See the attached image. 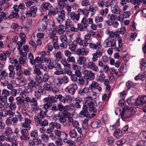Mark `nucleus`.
<instances>
[{
    "label": "nucleus",
    "instance_id": "nucleus-33",
    "mask_svg": "<svg viewBox=\"0 0 146 146\" xmlns=\"http://www.w3.org/2000/svg\"><path fill=\"white\" fill-rule=\"evenodd\" d=\"M139 102H138V105H142L143 104L146 103V96H143L138 99Z\"/></svg>",
    "mask_w": 146,
    "mask_h": 146
},
{
    "label": "nucleus",
    "instance_id": "nucleus-28",
    "mask_svg": "<svg viewBox=\"0 0 146 146\" xmlns=\"http://www.w3.org/2000/svg\"><path fill=\"white\" fill-rule=\"evenodd\" d=\"M80 16L79 14H76L74 12H73L70 13V17L71 20H76L77 21H79L80 20Z\"/></svg>",
    "mask_w": 146,
    "mask_h": 146
},
{
    "label": "nucleus",
    "instance_id": "nucleus-1",
    "mask_svg": "<svg viewBox=\"0 0 146 146\" xmlns=\"http://www.w3.org/2000/svg\"><path fill=\"white\" fill-rule=\"evenodd\" d=\"M38 86V83H37L33 80H31L28 83L25 89L21 93V95L24 98L29 93H32L34 91L37 89V87Z\"/></svg>",
    "mask_w": 146,
    "mask_h": 146
},
{
    "label": "nucleus",
    "instance_id": "nucleus-13",
    "mask_svg": "<svg viewBox=\"0 0 146 146\" xmlns=\"http://www.w3.org/2000/svg\"><path fill=\"white\" fill-rule=\"evenodd\" d=\"M112 12L114 14L120 15L122 13L120 8L118 7L117 3L115 1L113 4V6L111 8Z\"/></svg>",
    "mask_w": 146,
    "mask_h": 146
},
{
    "label": "nucleus",
    "instance_id": "nucleus-51",
    "mask_svg": "<svg viewBox=\"0 0 146 146\" xmlns=\"http://www.w3.org/2000/svg\"><path fill=\"white\" fill-rule=\"evenodd\" d=\"M52 105V104L49 102H47V103L46 104H44L43 106V107L45 110L44 111L47 112L48 111L47 109H48L50 107H51Z\"/></svg>",
    "mask_w": 146,
    "mask_h": 146
},
{
    "label": "nucleus",
    "instance_id": "nucleus-35",
    "mask_svg": "<svg viewBox=\"0 0 146 146\" xmlns=\"http://www.w3.org/2000/svg\"><path fill=\"white\" fill-rule=\"evenodd\" d=\"M93 98L91 96H88L85 98L84 103L86 104L85 105L87 106L89 104L93 102L92 101Z\"/></svg>",
    "mask_w": 146,
    "mask_h": 146
},
{
    "label": "nucleus",
    "instance_id": "nucleus-10",
    "mask_svg": "<svg viewBox=\"0 0 146 146\" xmlns=\"http://www.w3.org/2000/svg\"><path fill=\"white\" fill-rule=\"evenodd\" d=\"M88 107L86 105H84L82 108V110L79 113V115L81 117H88L89 116L88 111Z\"/></svg>",
    "mask_w": 146,
    "mask_h": 146
},
{
    "label": "nucleus",
    "instance_id": "nucleus-40",
    "mask_svg": "<svg viewBox=\"0 0 146 146\" xmlns=\"http://www.w3.org/2000/svg\"><path fill=\"white\" fill-rule=\"evenodd\" d=\"M89 88L85 87L83 89L80 90L78 92V93L80 95L83 96L89 92Z\"/></svg>",
    "mask_w": 146,
    "mask_h": 146
},
{
    "label": "nucleus",
    "instance_id": "nucleus-43",
    "mask_svg": "<svg viewBox=\"0 0 146 146\" xmlns=\"http://www.w3.org/2000/svg\"><path fill=\"white\" fill-rule=\"evenodd\" d=\"M42 140L45 143H47L49 139L48 136L45 134H43L41 135Z\"/></svg>",
    "mask_w": 146,
    "mask_h": 146
},
{
    "label": "nucleus",
    "instance_id": "nucleus-16",
    "mask_svg": "<svg viewBox=\"0 0 146 146\" xmlns=\"http://www.w3.org/2000/svg\"><path fill=\"white\" fill-rule=\"evenodd\" d=\"M57 79L58 80V82L56 84L57 85H58L59 84H60V85H61L63 84H67L69 81L68 78L65 76H63L60 78H58Z\"/></svg>",
    "mask_w": 146,
    "mask_h": 146
},
{
    "label": "nucleus",
    "instance_id": "nucleus-48",
    "mask_svg": "<svg viewBox=\"0 0 146 146\" xmlns=\"http://www.w3.org/2000/svg\"><path fill=\"white\" fill-rule=\"evenodd\" d=\"M57 31V33L59 34H63L64 32L65 31L64 29V26L62 25H59Z\"/></svg>",
    "mask_w": 146,
    "mask_h": 146
},
{
    "label": "nucleus",
    "instance_id": "nucleus-8",
    "mask_svg": "<svg viewBox=\"0 0 146 146\" xmlns=\"http://www.w3.org/2000/svg\"><path fill=\"white\" fill-rule=\"evenodd\" d=\"M24 120V122L21 124V126L25 128L24 129H27V130H30L31 128L30 124L32 122L31 120L27 118H25Z\"/></svg>",
    "mask_w": 146,
    "mask_h": 146
},
{
    "label": "nucleus",
    "instance_id": "nucleus-19",
    "mask_svg": "<svg viewBox=\"0 0 146 146\" xmlns=\"http://www.w3.org/2000/svg\"><path fill=\"white\" fill-rule=\"evenodd\" d=\"M89 52V50L87 49L84 48H81L77 49L75 53L78 55L81 54L82 55H86Z\"/></svg>",
    "mask_w": 146,
    "mask_h": 146
},
{
    "label": "nucleus",
    "instance_id": "nucleus-29",
    "mask_svg": "<svg viewBox=\"0 0 146 146\" xmlns=\"http://www.w3.org/2000/svg\"><path fill=\"white\" fill-rule=\"evenodd\" d=\"M55 98L56 99L58 100L61 103L62 102L63 103H66L65 96H63L61 94H59L58 95H55Z\"/></svg>",
    "mask_w": 146,
    "mask_h": 146
},
{
    "label": "nucleus",
    "instance_id": "nucleus-47",
    "mask_svg": "<svg viewBox=\"0 0 146 146\" xmlns=\"http://www.w3.org/2000/svg\"><path fill=\"white\" fill-rule=\"evenodd\" d=\"M115 2V1L114 0H112L110 2L106 1L104 3L105 6L106 7H110L111 8Z\"/></svg>",
    "mask_w": 146,
    "mask_h": 146
},
{
    "label": "nucleus",
    "instance_id": "nucleus-31",
    "mask_svg": "<svg viewBox=\"0 0 146 146\" xmlns=\"http://www.w3.org/2000/svg\"><path fill=\"white\" fill-rule=\"evenodd\" d=\"M86 58L84 56H80L78 59L77 60L78 63L80 65L83 64H86Z\"/></svg>",
    "mask_w": 146,
    "mask_h": 146
},
{
    "label": "nucleus",
    "instance_id": "nucleus-34",
    "mask_svg": "<svg viewBox=\"0 0 146 146\" xmlns=\"http://www.w3.org/2000/svg\"><path fill=\"white\" fill-rule=\"evenodd\" d=\"M5 134L7 137L9 136L12 134V129L9 127H7L5 128L4 132Z\"/></svg>",
    "mask_w": 146,
    "mask_h": 146
},
{
    "label": "nucleus",
    "instance_id": "nucleus-37",
    "mask_svg": "<svg viewBox=\"0 0 146 146\" xmlns=\"http://www.w3.org/2000/svg\"><path fill=\"white\" fill-rule=\"evenodd\" d=\"M127 101L129 105H133L136 104L138 105L137 103L139 101L138 99L134 100L133 98H131L128 99Z\"/></svg>",
    "mask_w": 146,
    "mask_h": 146
},
{
    "label": "nucleus",
    "instance_id": "nucleus-59",
    "mask_svg": "<svg viewBox=\"0 0 146 146\" xmlns=\"http://www.w3.org/2000/svg\"><path fill=\"white\" fill-rule=\"evenodd\" d=\"M108 9L106 8L102 10L100 13L102 17H105L108 13Z\"/></svg>",
    "mask_w": 146,
    "mask_h": 146
},
{
    "label": "nucleus",
    "instance_id": "nucleus-61",
    "mask_svg": "<svg viewBox=\"0 0 146 146\" xmlns=\"http://www.w3.org/2000/svg\"><path fill=\"white\" fill-rule=\"evenodd\" d=\"M109 25H112L113 27L117 28L119 25V23L115 21H114L112 22H110L108 23Z\"/></svg>",
    "mask_w": 146,
    "mask_h": 146
},
{
    "label": "nucleus",
    "instance_id": "nucleus-21",
    "mask_svg": "<svg viewBox=\"0 0 146 146\" xmlns=\"http://www.w3.org/2000/svg\"><path fill=\"white\" fill-rule=\"evenodd\" d=\"M76 42L77 44L83 47L87 46L88 44V41L82 40V39L80 37H78L76 38Z\"/></svg>",
    "mask_w": 146,
    "mask_h": 146
},
{
    "label": "nucleus",
    "instance_id": "nucleus-18",
    "mask_svg": "<svg viewBox=\"0 0 146 146\" xmlns=\"http://www.w3.org/2000/svg\"><path fill=\"white\" fill-rule=\"evenodd\" d=\"M97 106L96 103L95 102H92L90 103L87 106L88 107V109L90 112L91 113H95L97 111V109L96 108Z\"/></svg>",
    "mask_w": 146,
    "mask_h": 146
},
{
    "label": "nucleus",
    "instance_id": "nucleus-14",
    "mask_svg": "<svg viewBox=\"0 0 146 146\" xmlns=\"http://www.w3.org/2000/svg\"><path fill=\"white\" fill-rule=\"evenodd\" d=\"M89 89L92 90L97 89L99 92L102 90V88L99 86V84L97 82L94 81H92L91 84L89 86Z\"/></svg>",
    "mask_w": 146,
    "mask_h": 146
},
{
    "label": "nucleus",
    "instance_id": "nucleus-30",
    "mask_svg": "<svg viewBox=\"0 0 146 146\" xmlns=\"http://www.w3.org/2000/svg\"><path fill=\"white\" fill-rule=\"evenodd\" d=\"M3 111H4L3 112H4L5 117L9 116L13 117L14 115V113L11 110H7L5 108L3 109Z\"/></svg>",
    "mask_w": 146,
    "mask_h": 146
},
{
    "label": "nucleus",
    "instance_id": "nucleus-24",
    "mask_svg": "<svg viewBox=\"0 0 146 146\" xmlns=\"http://www.w3.org/2000/svg\"><path fill=\"white\" fill-rule=\"evenodd\" d=\"M46 112L42 110L40 111V112L38 113L37 116H35L34 117L35 120H37V117H38L40 119H44V118L46 115Z\"/></svg>",
    "mask_w": 146,
    "mask_h": 146
},
{
    "label": "nucleus",
    "instance_id": "nucleus-56",
    "mask_svg": "<svg viewBox=\"0 0 146 146\" xmlns=\"http://www.w3.org/2000/svg\"><path fill=\"white\" fill-rule=\"evenodd\" d=\"M37 99L36 98H33L31 99L30 103L32 104V105L35 107H36L38 104L37 103Z\"/></svg>",
    "mask_w": 146,
    "mask_h": 146
},
{
    "label": "nucleus",
    "instance_id": "nucleus-38",
    "mask_svg": "<svg viewBox=\"0 0 146 146\" xmlns=\"http://www.w3.org/2000/svg\"><path fill=\"white\" fill-rule=\"evenodd\" d=\"M67 61L65 59H63L61 60V62L65 69H69L70 68V65L67 63Z\"/></svg>",
    "mask_w": 146,
    "mask_h": 146
},
{
    "label": "nucleus",
    "instance_id": "nucleus-44",
    "mask_svg": "<svg viewBox=\"0 0 146 146\" xmlns=\"http://www.w3.org/2000/svg\"><path fill=\"white\" fill-rule=\"evenodd\" d=\"M54 133L56 139L60 138L62 134H64V133L63 132H61L58 130H55L54 131Z\"/></svg>",
    "mask_w": 146,
    "mask_h": 146
},
{
    "label": "nucleus",
    "instance_id": "nucleus-4",
    "mask_svg": "<svg viewBox=\"0 0 146 146\" xmlns=\"http://www.w3.org/2000/svg\"><path fill=\"white\" fill-rule=\"evenodd\" d=\"M37 89L34 92V96L36 99H38L41 98V95H44L46 93V91L41 86H38Z\"/></svg>",
    "mask_w": 146,
    "mask_h": 146
},
{
    "label": "nucleus",
    "instance_id": "nucleus-45",
    "mask_svg": "<svg viewBox=\"0 0 146 146\" xmlns=\"http://www.w3.org/2000/svg\"><path fill=\"white\" fill-rule=\"evenodd\" d=\"M16 104L18 105H22L25 102L24 100L19 97H17L16 98Z\"/></svg>",
    "mask_w": 146,
    "mask_h": 146
},
{
    "label": "nucleus",
    "instance_id": "nucleus-2",
    "mask_svg": "<svg viewBox=\"0 0 146 146\" xmlns=\"http://www.w3.org/2000/svg\"><path fill=\"white\" fill-rule=\"evenodd\" d=\"M135 112H132L130 107L127 106H125L123 107L121 116L122 119L123 120L129 118L133 115Z\"/></svg>",
    "mask_w": 146,
    "mask_h": 146
},
{
    "label": "nucleus",
    "instance_id": "nucleus-54",
    "mask_svg": "<svg viewBox=\"0 0 146 146\" xmlns=\"http://www.w3.org/2000/svg\"><path fill=\"white\" fill-rule=\"evenodd\" d=\"M33 141L36 145H39L42 144L41 139L38 137L34 138Z\"/></svg>",
    "mask_w": 146,
    "mask_h": 146
},
{
    "label": "nucleus",
    "instance_id": "nucleus-20",
    "mask_svg": "<svg viewBox=\"0 0 146 146\" xmlns=\"http://www.w3.org/2000/svg\"><path fill=\"white\" fill-rule=\"evenodd\" d=\"M62 112H59L57 115L56 120L58 119L59 122L61 123L65 121H67V117L62 114Z\"/></svg>",
    "mask_w": 146,
    "mask_h": 146
},
{
    "label": "nucleus",
    "instance_id": "nucleus-36",
    "mask_svg": "<svg viewBox=\"0 0 146 146\" xmlns=\"http://www.w3.org/2000/svg\"><path fill=\"white\" fill-rule=\"evenodd\" d=\"M11 28L14 30L15 32L17 34L18 33V29L19 28V26L18 24L15 23H13L11 26Z\"/></svg>",
    "mask_w": 146,
    "mask_h": 146
},
{
    "label": "nucleus",
    "instance_id": "nucleus-57",
    "mask_svg": "<svg viewBox=\"0 0 146 146\" xmlns=\"http://www.w3.org/2000/svg\"><path fill=\"white\" fill-rule=\"evenodd\" d=\"M106 33L109 35L110 37L111 38L113 37L115 35V33L112 31H110V30L108 29L106 30Z\"/></svg>",
    "mask_w": 146,
    "mask_h": 146
},
{
    "label": "nucleus",
    "instance_id": "nucleus-6",
    "mask_svg": "<svg viewBox=\"0 0 146 146\" xmlns=\"http://www.w3.org/2000/svg\"><path fill=\"white\" fill-rule=\"evenodd\" d=\"M21 135L20 136V139L23 141H27L30 138L28 133V130L27 129H23L21 131Z\"/></svg>",
    "mask_w": 146,
    "mask_h": 146
},
{
    "label": "nucleus",
    "instance_id": "nucleus-62",
    "mask_svg": "<svg viewBox=\"0 0 146 146\" xmlns=\"http://www.w3.org/2000/svg\"><path fill=\"white\" fill-rule=\"evenodd\" d=\"M17 108L16 104L14 102L11 103L9 106V108L11 110H14Z\"/></svg>",
    "mask_w": 146,
    "mask_h": 146
},
{
    "label": "nucleus",
    "instance_id": "nucleus-17",
    "mask_svg": "<svg viewBox=\"0 0 146 146\" xmlns=\"http://www.w3.org/2000/svg\"><path fill=\"white\" fill-rule=\"evenodd\" d=\"M81 23L84 25L85 28H87L89 26L88 24H92L93 23V20L91 18H88L86 19L85 17H84L81 21Z\"/></svg>",
    "mask_w": 146,
    "mask_h": 146
},
{
    "label": "nucleus",
    "instance_id": "nucleus-22",
    "mask_svg": "<svg viewBox=\"0 0 146 146\" xmlns=\"http://www.w3.org/2000/svg\"><path fill=\"white\" fill-rule=\"evenodd\" d=\"M14 67L13 65H9L8 66V69L9 71V77L10 78L14 77L15 73L14 71Z\"/></svg>",
    "mask_w": 146,
    "mask_h": 146
},
{
    "label": "nucleus",
    "instance_id": "nucleus-64",
    "mask_svg": "<svg viewBox=\"0 0 146 146\" xmlns=\"http://www.w3.org/2000/svg\"><path fill=\"white\" fill-rule=\"evenodd\" d=\"M1 76L4 79L7 77L8 76V74L6 71L5 70L2 71L0 73Z\"/></svg>",
    "mask_w": 146,
    "mask_h": 146
},
{
    "label": "nucleus",
    "instance_id": "nucleus-12",
    "mask_svg": "<svg viewBox=\"0 0 146 146\" xmlns=\"http://www.w3.org/2000/svg\"><path fill=\"white\" fill-rule=\"evenodd\" d=\"M85 66L86 68L90 69L95 72H98L99 70L98 67L93 62H89L86 64Z\"/></svg>",
    "mask_w": 146,
    "mask_h": 146
},
{
    "label": "nucleus",
    "instance_id": "nucleus-55",
    "mask_svg": "<svg viewBox=\"0 0 146 146\" xmlns=\"http://www.w3.org/2000/svg\"><path fill=\"white\" fill-rule=\"evenodd\" d=\"M145 75L146 76V74L143 73L139 74L136 76L135 78V80H138L139 79L141 80L145 77Z\"/></svg>",
    "mask_w": 146,
    "mask_h": 146
},
{
    "label": "nucleus",
    "instance_id": "nucleus-32",
    "mask_svg": "<svg viewBox=\"0 0 146 146\" xmlns=\"http://www.w3.org/2000/svg\"><path fill=\"white\" fill-rule=\"evenodd\" d=\"M51 6V5L49 3H43L41 6V8L42 10L45 11L50 9Z\"/></svg>",
    "mask_w": 146,
    "mask_h": 146
},
{
    "label": "nucleus",
    "instance_id": "nucleus-42",
    "mask_svg": "<svg viewBox=\"0 0 146 146\" xmlns=\"http://www.w3.org/2000/svg\"><path fill=\"white\" fill-rule=\"evenodd\" d=\"M74 99L73 96L70 95H65L66 102L71 103L73 99Z\"/></svg>",
    "mask_w": 146,
    "mask_h": 146
},
{
    "label": "nucleus",
    "instance_id": "nucleus-3",
    "mask_svg": "<svg viewBox=\"0 0 146 146\" xmlns=\"http://www.w3.org/2000/svg\"><path fill=\"white\" fill-rule=\"evenodd\" d=\"M82 73L84 75V78L86 79L93 80L95 78V74L91 70H85L83 71Z\"/></svg>",
    "mask_w": 146,
    "mask_h": 146
},
{
    "label": "nucleus",
    "instance_id": "nucleus-49",
    "mask_svg": "<svg viewBox=\"0 0 146 146\" xmlns=\"http://www.w3.org/2000/svg\"><path fill=\"white\" fill-rule=\"evenodd\" d=\"M53 48V47L52 45L49 44H47L45 47L46 50H47L46 53H47L48 54H49L50 52L52 50Z\"/></svg>",
    "mask_w": 146,
    "mask_h": 146
},
{
    "label": "nucleus",
    "instance_id": "nucleus-41",
    "mask_svg": "<svg viewBox=\"0 0 146 146\" xmlns=\"http://www.w3.org/2000/svg\"><path fill=\"white\" fill-rule=\"evenodd\" d=\"M123 133L122 131L119 129H116L114 133V135L116 137H119L122 135Z\"/></svg>",
    "mask_w": 146,
    "mask_h": 146
},
{
    "label": "nucleus",
    "instance_id": "nucleus-27",
    "mask_svg": "<svg viewBox=\"0 0 146 146\" xmlns=\"http://www.w3.org/2000/svg\"><path fill=\"white\" fill-rule=\"evenodd\" d=\"M102 125L101 121L98 119L94 121L92 123L91 126L93 128L100 127Z\"/></svg>",
    "mask_w": 146,
    "mask_h": 146
},
{
    "label": "nucleus",
    "instance_id": "nucleus-50",
    "mask_svg": "<svg viewBox=\"0 0 146 146\" xmlns=\"http://www.w3.org/2000/svg\"><path fill=\"white\" fill-rule=\"evenodd\" d=\"M108 16L110 17L109 19V22H110V21H114V20L117 19V17L116 15L114 13L110 15L109 14L108 15Z\"/></svg>",
    "mask_w": 146,
    "mask_h": 146
},
{
    "label": "nucleus",
    "instance_id": "nucleus-9",
    "mask_svg": "<svg viewBox=\"0 0 146 146\" xmlns=\"http://www.w3.org/2000/svg\"><path fill=\"white\" fill-rule=\"evenodd\" d=\"M89 47L90 48L93 49H100L102 47V45L101 42L97 40L96 43H90L89 44Z\"/></svg>",
    "mask_w": 146,
    "mask_h": 146
},
{
    "label": "nucleus",
    "instance_id": "nucleus-5",
    "mask_svg": "<svg viewBox=\"0 0 146 146\" xmlns=\"http://www.w3.org/2000/svg\"><path fill=\"white\" fill-rule=\"evenodd\" d=\"M57 14L58 16L56 17V19L59 23L61 24L65 19V11L63 10H62L60 11H58Z\"/></svg>",
    "mask_w": 146,
    "mask_h": 146
},
{
    "label": "nucleus",
    "instance_id": "nucleus-7",
    "mask_svg": "<svg viewBox=\"0 0 146 146\" xmlns=\"http://www.w3.org/2000/svg\"><path fill=\"white\" fill-rule=\"evenodd\" d=\"M35 122H37L36 124V126H40L41 127L47 126L48 125V122L46 119H40L39 118L37 117V120L35 121Z\"/></svg>",
    "mask_w": 146,
    "mask_h": 146
},
{
    "label": "nucleus",
    "instance_id": "nucleus-15",
    "mask_svg": "<svg viewBox=\"0 0 146 146\" xmlns=\"http://www.w3.org/2000/svg\"><path fill=\"white\" fill-rule=\"evenodd\" d=\"M2 95L3 96H2V102L5 103H6L7 100V96H8L10 95V92L7 89H3L2 92Z\"/></svg>",
    "mask_w": 146,
    "mask_h": 146
},
{
    "label": "nucleus",
    "instance_id": "nucleus-46",
    "mask_svg": "<svg viewBox=\"0 0 146 146\" xmlns=\"http://www.w3.org/2000/svg\"><path fill=\"white\" fill-rule=\"evenodd\" d=\"M70 136L72 138H75L77 136V134L76 131L74 129L71 130L69 133Z\"/></svg>",
    "mask_w": 146,
    "mask_h": 146
},
{
    "label": "nucleus",
    "instance_id": "nucleus-11",
    "mask_svg": "<svg viewBox=\"0 0 146 146\" xmlns=\"http://www.w3.org/2000/svg\"><path fill=\"white\" fill-rule=\"evenodd\" d=\"M37 8L35 6L32 7L26 13V15L27 17H30L32 16L34 17L37 11Z\"/></svg>",
    "mask_w": 146,
    "mask_h": 146
},
{
    "label": "nucleus",
    "instance_id": "nucleus-25",
    "mask_svg": "<svg viewBox=\"0 0 146 146\" xmlns=\"http://www.w3.org/2000/svg\"><path fill=\"white\" fill-rule=\"evenodd\" d=\"M128 136L129 138L131 140H136L137 139L139 138V135L138 134L131 132H129Z\"/></svg>",
    "mask_w": 146,
    "mask_h": 146
},
{
    "label": "nucleus",
    "instance_id": "nucleus-58",
    "mask_svg": "<svg viewBox=\"0 0 146 146\" xmlns=\"http://www.w3.org/2000/svg\"><path fill=\"white\" fill-rule=\"evenodd\" d=\"M88 119H87V118L84 119V120L83 121V127L85 129H87L88 127Z\"/></svg>",
    "mask_w": 146,
    "mask_h": 146
},
{
    "label": "nucleus",
    "instance_id": "nucleus-26",
    "mask_svg": "<svg viewBox=\"0 0 146 146\" xmlns=\"http://www.w3.org/2000/svg\"><path fill=\"white\" fill-rule=\"evenodd\" d=\"M55 96H49L48 97L44 98L43 99V101L44 102H50L51 104L55 103L56 101L55 99Z\"/></svg>",
    "mask_w": 146,
    "mask_h": 146
},
{
    "label": "nucleus",
    "instance_id": "nucleus-53",
    "mask_svg": "<svg viewBox=\"0 0 146 146\" xmlns=\"http://www.w3.org/2000/svg\"><path fill=\"white\" fill-rule=\"evenodd\" d=\"M54 69L56 70H62V67L61 65L56 62L54 64Z\"/></svg>",
    "mask_w": 146,
    "mask_h": 146
},
{
    "label": "nucleus",
    "instance_id": "nucleus-60",
    "mask_svg": "<svg viewBox=\"0 0 146 146\" xmlns=\"http://www.w3.org/2000/svg\"><path fill=\"white\" fill-rule=\"evenodd\" d=\"M55 56L57 60H60L62 58L61 52L60 51H58L56 53Z\"/></svg>",
    "mask_w": 146,
    "mask_h": 146
},
{
    "label": "nucleus",
    "instance_id": "nucleus-63",
    "mask_svg": "<svg viewBox=\"0 0 146 146\" xmlns=\"http://www.w3.org/2000/svg\"><path fill=\"white\" fill-rule=\"evenodd\" d=\"M58 11L54 9L50 10L48 12V14L50 16H54L57 13Z\"/></svg>",
    "mask_w": 146,
    "mask_h": 146
},
{
    "label": "nucleus",
    "instance_id": "nucleus-39",
    "mask_svg": "<svg viewBox=\"0 0 146 146\" xmlns=\"http://www.w3.org/2000/svg\"><path fill=\"white\" fill-rule=\"evenodd\" d=\"M77 29L80 31H84L86 30H87V28H85L84 27V25L82 23H79L77 25Z\"/></svg>",
    "mask_w": 146,
    "mask_h": 146
},
{
    "label": "nucleus",
    "instance_id": "nucleus-23",
    "mask_svg": "<svg viewBox=\"0 0 146 146\" xmlns=\"http://www.w3.org/2000/svg\"><path fill=\"white\" fill-rule=\"evenodd\" d=\"M72 86L69 88V94L72 95L74 94L78 88V86L76 83L72 84Z\"/></svg>",
    "mask_w": 146,
    "mask_h": 146
},
{
    "label": "nucleus",
    "instance_id": "nucleus-52",
    "mask_svg": "<svg viewBox=\"0 0 146 146\" xmlns=\"http://www.w3.org/2000/svg\"><path fill=\"white\" fill-rule=\"evenodd\" d=\"M34 73L37 76H39L41 73V72L40 69L37 68L36 66H34Z\"/></svg>",
    "mask_w": 146,
    "mask_h": 146
}]
</instances>
